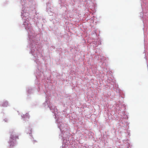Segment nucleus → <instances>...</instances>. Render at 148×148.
<instances>
[{
  "label": "nucleus",
  "instance_id": "nucleus-1",
  "mask_svg": "<svg viewBox=\"0 0 148 148\" xmlns=\"http://www.w3.org/2000/svg\"><path fill=\"white\" fill-rule=\"evenodd\" d=\"M10 133L9 148H11L15 145L16 140L18 139V136L13 131H11Z\"/></svg>",
  "mask_w": 148,
  "mask_h": 148
},
{
  "label": "nucleus",
  "instance_id": "nucleus-2",
  "mask_svg": "<svg viewBox=\"0 0 148 148\" xmlns=\"http://www.w3.org/2000/svg\"><path fill=\"white\" fill-rule=\"evenodd\" d=\"M8 105V102L6 101H5L2 103L1 106L3 107H6Z\"/></svg>",
  "mask_w": 148,
  "mask_h": 148
},
{
  "label": "nucleus",
  "instance_id": "nucleus-3",
  "mask_svg": "<svg viewBox=\"0 0 148 148\" xmlns=\"http://www.w3.org/2000/svg\"><path fill=\"white\" fill-rule=\"evenodd\" d=\"M32 132V129L30 128H29L28 129L27 133L29 134H31Z\"/></svg>",
  "mask_w": 148,
  "mask_h": 148
},
{
  "label": "nucleus",
  "instance_id": "nucleus-4",
  "mask_svg": "<svg viewBox=\"0 0 148 148\" xmlns=\"http://www.w3.org/2000/svg\"><path fill=\"white\" fill-rule=\"evenodd\" d=\"M27 117L29 118V114L28 113H26V114H25V116H24L25 118H27Z\"/></svg>",
  "mask_w": 148,
  "mask_h": 148
}]
</instances>
